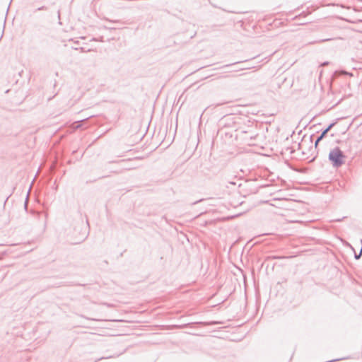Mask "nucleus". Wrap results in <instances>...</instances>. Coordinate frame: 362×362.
Here are the masks:
<instances>
[{
	"label": "nucleus",
	"mask_w": 362,
	"mask_h": 362,
	"mask_svg": "<svg viewBox=\"0 0 362 362\" xmlns=\"http://www.w3.org/2000/svg\"><path fill=\"white\" fill-rule=\"evenodd\" d=\"M329 160L334 168H339L345 163L346 156L339 147L332 149L329 153Z\"/></svg>",
	"instance_id": "obj_1"
},
{
	"label": "nucleus",
	"mask_w": 362,
	"mask_h": 362,
	"mask_svg": "<svg viewBox=\"0 0 362 362\" xmlns=\"http://www.w3.org/2000/svg\"><path fill=\"white\" fill-rule=\"evenodd\" d=\"M336 124V122H332L329 124V126L324 129L322 132L323 133V135H327L329 131Z\"/></svg>",
	"instance_id": "obj_2"
},
{
	"label": "nucleus",
	"mask_w": 362,
	"mask_h": 362,
	"mask_svg": "<svg viewBox=\"0 0 362 362\" xmlns=\"http://www.w3.org/2000/svg\"><path fill=\"white\" fill-rule=\"evenodd\" d=\"M339 75H349V76H352V74L351 73H349V72H346V71H336L334 74V76H339Z\"/></svg>",
	"instance_id": "obj_3"
},
{
	"label": "nucleus",
	"mask_w": 362,
	"mask_h": 362,
	"mask_svg": "<svg viewBox=\"0 0 362 362\" xmlns=\"http://www.w3.org/2000/svg\"><path fill=\"white\" fill-rule=\"evenodd\" d=\"M245 62H247V60H245ZM242 62H244V61L234 62V63H232V64H227L225 66H230L231 65H234V64H238V63H242Z\"/></svg>",
	"instance_id": "obj_4"
},
{
	"label": "nucleus",
	"mask_w": 362,
	"mask_h": 362,
	"mask_svg": "<svg viewBox=\"0 0 362 362\" xmlns=\"http://www.w3.org/2000/svg\"><path fill=\"white\" fill-rule=\"evenodd\" d=\"M320 141H321L320 139L317 138V139L315 142V146H317Z\"/></svg>",
	"instance_id": "obj_5"
},
{
	"label": "nucleus",
	"mask_w": 362,
	"mask_h": 362,
	"mask_svg": "<svg viewBox=\"0 0 362 362\" xmlns=\"http://www.w3.org/2000/svg\"><path fill=\"white\" fill-rule=\"evenodd\" d=\"M326 135H323V133L321 132L320 135L317 137L322 140Z\"/></svg>",
	"instance_id": "obj_6"
},
{
	"label": "nucleus",
	"mask_w": 362,
	"mask_h": 362,
	"mask_svg": "<svg viewBox=\"0 0 362 362\" xmlns=\"http://www.w3.org/2000/svg\"><path fill=\"white\" fill-rule=\"evenodd\" d=\"M45 9H47V8L45 6H42L37 8L38 11L45 10Z\"/></svg>",
	"instance_id": "obj_7"
},
{
	"label": "nucleus",
	"mask_w": 362,
	"mask_h": 362,
	"mask_svg": "<svg viewBox=\"0 0 362 362\" xmlns=\"http://www.w3.org/2000/svg\"><path fill=\"white\" fill-rule=\"evenodd\" d=\"M134 168H135V167H132L130 165H128V167L126 168L125 170H132V169H134Z\"/></svg>",
	"instance_id": "obj_8"
},
{
	"label": "nucleus",
	"mask_w": 362,
	"mask_h": 362,
	"mask_svg": "<svg viewBox=\"0 0 362 362\" xmlns=\"http://www.w3.org/2000/svg\"><path fill=\"white\" fill-rule=\"evenodd\" d=\"M134 168H135V167H132L130 165H128V167L126 168L125 170H132V169H134Z\"/></svg>",
	"instance_id": "obj_9"
},
{
	"label": "nucleus",
	"mask_w": 362,
	"mask_h": 362,
	"mask_svg": "<svg viewBox=\"0 0 362 362\" xmlns=\"http://www.w3.org/2000/svg\"><path fill=\"white\" fill-rule=\"evenodd\" d=\"M327 64H329V62H325L322 64H321V66H324L327 65Z\"/></svg>",
	"instance_id": "obj_10"
},
{
	"label": "nucleus",
	"mask_w": 362,
	"mask_h": 362,
	"mask_svg": "<svg viewBox=\"0 0 362 362\" xmlns=\"http://www.w3.org/2000/svg\"><path fill=\"white\" fill-rule=\"evenodd\" d=\"M126 161V160H120L119 162H124ZM118 161H110L109 163H117Z\"/></svg>",
	"instance_id": "obj_11"
},
{
	"label": "nucleus",
	"mask_w": 362,
	"mask_h": 362,
	"mask_svg": "<svg viewBox=\"0 0 362 362\" xmlns=\"http://www.w3.org/2000/svg\"><path fill=\"white\" fill-rule=\"evenodd\" d=\"M331 39H324V40H322L321 42H326V41H329Z\"/></svg>",
	"instance_id": "obj_12"
},
{
	"label": "nucleus",
	"mask_w": 362,
	"mask_h": 362,
	"mask_svg": "<svg viewBox=\"0 0 362 362\" xmlns=\"http://www.w3.org/2000/svg\"><path fill=\"white\" fill-rule=\"evenodd\" d=\"M250 137V139H255V136L251 135Z\"/></svg>",
	"instance_id": "obj_13"
},
{
	"label": "nucleus",
	"mask_w": 362,
	"mask_h": 362,
	"mask_svg": "<svg viewBox=\"0 0 362 362\" xmlns=\"http://www.w3.org/2000/svg\"><path fill=\"white\" fill-rule=\"evenodd\" d=\"M303 15V13H301V14H300V15H299V16H298V17H297V16H296V18H300V16H302Z\"/></svg>",
	"instance_id": "obj_14"
},
{
	"label": "nucleus",
	"mask_w": 362,
	"mask_h": 362,
	"mask_svg": "<svg viewBox=\"0 0 362 362\" xmlns=\"http://www.w3.org/2000/svg\"><path fill=\"white\" fill-rule=\"evenodd\" d=\"M248 68H241L240 69L241 70H245V69H247Z\"/></svg>",
	"instance_id": "obj_15"
},
{
	"label": "nucleus",
	"mask_w": 362,
	"mask_h": 362,
	"mask_svg": "<svg viewBox=\"0 0 362 362\" xmlns=\"http://www.w3.org/2000/svg\"><path fill=\"white\" fill-rule=\"evenodd\" d=\"M80 49H81L82 52H83V51H84V49H83V47H81V48H80Z\"/></svg>",
	"instance_id": "obj_16"
},
{
	"label": "nucleus",
	"mask_w": 362,
	"mask_h": 362,
	"mask_svg": "<svg viewBox=\"0 0 362 362\" xmlns=\"http://www.w3.org/2000/svg\"><path fill=\"white\" fill-rule=\"evenodd\" d=\"M110 21V20H109ZM111 22H113V23H115L117 22L116 21H111Z\"/></svg>",
	"instance_id": "obj_17"
}]
</instances>
